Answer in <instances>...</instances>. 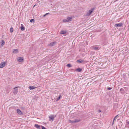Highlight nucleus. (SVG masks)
<instances>
[{
  "label": "nucleus",
  "instance_id": "f257e3e1",
  "mask_svg": "<svg viewBox=\"0 0 129 129\" xmlns=\"http://www.w3.org/2000/svg\"><path fill=\"white\" fill-rule=\"evenodd\" d=\"M56 115L54 116V115H52L49 117V120L53 121Z\"/></svg>",
  "mask_w": 129,
  "mask_h": 129
},
{
  "label": "nucleus",
  "instance_id": "f03ea898",
  "mask_svg": "<svg viewBox=\"0 0 129 129\" xmlns=\"http://www.w3.org/2000/svg\"><path fill=\"white\" fill-rule=\"evenodd\" d=\"M94 9L95 8H92L91 10H89L87 13V15L88 16L90 15L92 13Z\"/></svg>",
  "mask_w": 129,
  "mask_h": 129
},
{
  "label": "nucleus",
  "instance_id": "7ed1b4c3",
  "mask_svg": "<svg viewBox=\"0 0 129 129\" xmlns=\"http://www.w3.org/2000/svg\"><path fill=\"white\" fill-rule=\"evenodd\" d=\"M123 25V24L122 23H118L116 24L114 26L115 27H121Z\"/></svg>",
  "mask_w": 129,
  "mask_h": 129
},
{
  "label": "nucleus",
  "instance_id": "20e7f679",
  "mask_svg": "<svg viewBox=\"0 0 129 129\" xmlns=\"http://www.w3.org/2000/svg\"><path fill=\"white\" fill-rule=\"evenodd\" d=\"M18 92V89L17 87H16L14 88L13 93L15 95Z\"/></svg>",
  "mask_w": 129,
  "mask_h": 129
},
{
  "label": "nucleus",
  "instance_id": "39448f33",
  "mask_svg": "<svg viewBox=\"0 0 129 129\" xmlns=\"http://www.w3.org/2000/svg\"><path fill=\"white\" fill-rule=\"evenodd\" d=\"M17 113L21 115H23V113L22 112V111L19 109H17Z\"/></svg>",
  "mask_w": 129,
  "mask_h": 129
},
{
  "label": "nucleus",
  "instance_id": "423d86ee",
  "mask_svg": "<svg viewBox=\"0 0 129 129\" xmlns=\"http://www.w3.org/2000/svg\"><path fill=\"white\" fill-rule=\"evenodd\" d=\"M17 60L19 62H21L23 60V59L22 57H19L17 58Z\"/></svg>",
  "mask_w": 129,
  "mask_h": 129
},
{
  "label": "nucleus",
  "instance_id": "0eeeda50",
  "mask_svg": "<svg viewBox=\"0 0 129 129\" xmlns=\"http://www.w3.org/2000/svg\"><path fill=\"white\" fill-rule=\"evenodd\" d=\"M120 92L121 93H125L124 90L122 88H121L120 90Z\"/></svg>",
  "mask_w": 129,
  "mask_h": 129
},
{
  "label": "nucleus",
  "instance_id": "6e6552de",
  "mask_svg": "<svg viewBox=\"0 0 129 129\" xmlns=\"http://www.w3.org/2000/svg\"><path fill=\"white\" fill-rule=\"evenodd\" d=\"M56 43V42H54L52 43H50L49 45L51 46H53L55 45Z\"/></svg>",
  "mask_w": 129,
  "mask_h": 129
},
{
  "label": "nucleus",
  "instance_id": "1a4fd4ad",
  "mask_svg": "<svg viewBox=\"0 0 129 129\" xmlns=\"http://www.w3.org/2000/svg\"><path fill=\"white\" fill-rule=\"evenodd\" d=\"M82 69L81 68H78L77 69H76L75 70V71L77 72H81L82 71Z\"/></svg>",
  "mask_w": 129,
  "mask_h": 129
},
{
  "label": "nucleus",
  "instance_id": "9d476101",
  "mask_svg": "<svg viewBox=\"0 0 129 129\" xmlns=\"http://www.w3.org/2000/svg\"><path fill=\"white\" fill-rule=\"evenodd\" d=\"M34 126L37 128V129H40V125L38 124H35Z\"/></svg>",
  "mask_w": 129,
  "mask_h": 129
},
{
  "label": "nucleus",
  "instance_id": "9b49d317",
  "mask_svg": "<svg viewBox=\"0 0 129 129\" xmlns=\"http://www.w3.org/2000/svg\"><path fill=\"white\" fill-rule=\"evenodd\" d=\"M20 29L21 30L23 31L25 29V27L23 26V24H21V26L20 27Z\"/></svg>",
  "mask_w": 129,
  "mask_h": 129
},
{
  "label": "nucleus",
  "instance_id": "f8f14e48",
  "mask_svg": "<svg viewBox=\"0 0 129 129\" xmlns=\"http://www.w3.org/2000/svg\"><path fill=\"white\" fill-rule=\"evenodd\" d=\"M28 88L30 89H33L36 88V87L34 86H30Z\"/></svg>",
  "mask_w": 129,
  "mask_h": 129
},
{
  "label": "nucleus",
  "instance_id": "ddd939ff",
  "mask_svg": "<svg viewBox=\"0 0 129 129\" xmlns=\"http://www.w3.org/2000/svg\"><path fill=\"white\" fill-rule=\"evenodd\" d=\"M1 43L2 47L3 46L5 43L4 41L3 40H2Z\"/></svg>",
  "mask_w": 129,
  "mask_h": 129
},
{
  "label": "nucleus",
  "instance_id": "4468645a",
  "mask_svg": "<svg viewBox=\"0 0 129 129\" xmlns=\"http://www.w3.org/2000/svg\"><path fill=\"white\" fill-rule=\"evenodd\" d=\"M74 120L75 123L80 121L81 120L80 119H75Z\"/></svg>",
  "mask_w": 129,
  "mask_h": 129
},
{
  "label": "nucleus",
  "instance_id": "2eb2a0df",
  "mask_svg": "<svg viewBox=\"0 0 129 129\" xmlns=\"http://www.w3.org/2000/svg\"><path fill=\"white\" fill-rule=\"evenodd\" d=\"M18 49H13V53H16L18 52Z\"/></svg>",
  "mask_w": 129,
  "mask_h": 129
},
{
  "label": "nucleus",
  "instance_id": "dca6fc26",
  "mask_svg": "<svg viewBox=\"0 0 129 129\" xmlns=\"http://www.w3.org/2000/svg\"><path fill=\"white\" fill-rule=\"evenodd\" d=\"M72 18V17H69L67 18V19L68 20V22H69L71 21V19Z\"/></svg>",
  "mask_w": 129,
  "mask_h": 129
},
{
  "label": "nucleus",
  "instance_id": "f3484780",
  "mask_svg": "<svg viewBox=\"0 0 129 129\" xmlns=\"http://www.w3.org/2000/svg\"><path fill=\"white\" fill-rule=\"evenodd\" d=\"M83 62V61L81 59H79L77 61V62L79 63H81Z\"/></svg>",
  "mask_w": 129,
  "mask_h": 129
},
{
  "label": "nucleus",
  "instance_id": "a211bd4d",
  "mask_svg": "<svg viewBox=\"0 0 129 129\" xmlns=\"http://www.w3.org/2000/svg\"><path fill=\"white\" fill-rule=\"evenodd\" d=\"M68 121L69 122V123L72 124L75 123V120H69Z\"/></svg>",
  "mask_w": 129,
  "mask_h": 129
},
{
  "label": "nucleus",
  "instance_id": "6ab92c4d",
  "mask_svg": "<svg viewBox=\"0 0 129 129\" xmlns=\"http://www.w3.org/2000/svg\"><path fill=\"white\" fill-rule=\"evenodd\" d=\"M67 32L66 31L62 30L60 32V34H66Z\"/></svg>",
  "mask_w": 129,
  "mask_h": 129
},
{
  "label": "nucleus",
  "instance_id": "aec40b11",
  "mask_svg": "<svg viewBox=\"0 0 129 129\" xmlns=\"http://www.w3.org/2000/svg\"><path fill=\"white\" fill-rule=\"evenodd\" d=\"M61 97L60 95L58 98L56 100V101H59L60 99V98Z\"/></svg>",
  "mask_w": 129,
  "mask_h": 129
},
{
  "label": "nucleus",
  "instance_id": "412c9836",
  "mask_svg": "<svg viewBox=\"0 0 129 129\" xmlns=\"http://www.w3.org/2000/svg\"><path fill=\"white\" fill-rule=\"evenodd\" d=\"M10 31L11 33H12L13 32V27H11L10 28Z\"/></svg>",
  "mask_w": 129,
  "mask_h": 129
},
{
  "label": "nucleus",
  "instance_id": "4be33fe9",
  "mask_svg": "<svg viewBox=\"0 0 129 129\" xmlns=\"http://www.w3.org/2000/svg\"><path fill=\"white\" fill-rule=\"evenodd\" d=\"M6 64V62H3L0 64Z\"/></svg>",
  "mask_w": 129,
  "mask_h": 129
},
{
  "label": "nucleus",
  "instance_id": "5701e85b",
  "mask_svg": "<svg viewBox=\"0 0 129 129\" xmlns=\"http://www.w3.org/2000/svg\"><path fill=\"white\" fill-rule=\"evenodd\" d=\"M30 22H35V20L34 19H32L30 20Z\"/></svg>",
  "mask_w": 129,
  "mask_h": 129
},
{
  "label": "nucleus",
  "instance_id": "b1692460",
  "mask_svg": "<svg viewBox=\"0 0 129 129\" xmlns=\"http://www.w3.org/2000/svg\"><path fill=\"white\" fill-rule=\"evenodd\" d=\"M63 22H68V20L67 19H64L63 20Z\"/></svg>",
  "mask_w": 129,
  "mask_h": 129
},
{
  "label": "nucleus",
  "instance_id": "393cba45",
  "mask_svg": "<svg viewBox=\"0 0 129 129\" xmlns=\"http://www.w3.org/2000/svg\"><path fill=\"white\" fill-rule=\"evenodd\" d=\"M98 47H95L93 48V49L94 50H96L98 49Z\"/></svg>",
  "mask_w": 129,
  "mask_h": 129
},
{
  "label": "nucleus",
  "instance_id": "a878e982",
  "mask_svg": "<svg viewBox=\"0 0 129 129\" xmlns=\"http://www.w3.org/2000/svg\"><path fill=\"white\" fill-rule=\"evenodd\" d=\"M5 65H0V68H2L5 67Z\"/></svg>",
  "mask_w": 129,
  "mask_h": 129
},
{
  "label": "nucleus",
  "instance_id": "bb28decb",
  "mask_svg": "<svg viewBox=\"0 0 129 129\" xmlns=\"http://www.w3.org/2000/svg\"><path fill=\"white\" fill-rule=\"evenodd\" d=\"M118 116V115H116V116H115V117H114V119H113V121H114V120L116 119V118H117V117Z\"/></svg>",
  "mask_w": 129,
  "mask_h": 129
},
{
  "label": "nucleus",
  "instance_id": "cd10ccee",
  "mask_svg": "<svg viewBox=\"0 0 129 129\" xmlns=\"http://www.w3.org/2000/svg\"><path fill=\"white\" fill-rule=\"evenodd\" d=\"M42 129H47L46 128L43 126H41Z\"/></svg>",
  "mask_w": 129,
  "mask_h": 129
},
{
  "label": "nucleus",
  "instance_id": "c85d7f7f",
  "mask_svg": "<svg viewBox=\"0 0 129 129\" xmlns=\"http://www.w3.org/2000/svg\"><path fill=\"white\" fill-rule=\"evenodd\" d=\"M67 67H72V65H66Z\"/></svg>",
  "mask_w": 129,
  "mask_h": 129
},
{
  "label": "nucleus",
  "instance_id": "c756f323",
  "mask_svg": "<svg viewBox=\"0 0 129 129\" xmlns=\"http://www.w3.org/2000/svg\"><path fill=\"white\" fill-rule=\"evenodd\" d=\"M112 88L111 87H108V88H107V89L108 90H111V89H112Z\"/></svg>",
  "mask_w": 129,
  "mask_h": 129
},
{
  "label": "nucleus",
  "instance_id": "7c9ffc66",
  "mask_svg": "<svg viewBox=\"0 0 129 129\" xmlns=\"http://www.w3.org/2000/svg\"><path fill=\"white\" fill-rule=\"evenodd\" d=\"M101 112V111L100 110H99L98 111V112L99 113H100Z\"/></svg>",
  "mask_w": 129,
  "mask_h": 129
},
{
  "label": "nucleus",
  "instance_id": "2f4dec72",
  "mask_svg": "<svg viewBox=\"0 0 129 129\" xmlns=\"http://www.w3.org/2000/svg\"><path fill=\"white\" fill-rule=\"evenodd\" d=\"M49 14V13H46V14H45L47 15L48 14Z\"/></svg>",
  "mask_w": 129,
  "mask_h": 129
},
{
  "label": "nucleus",
  "instance_id": "473e14b6",
  "mask_svg": "<svg viewBox=\"0 0 129 129\" xmlns=\"http://www.w3.org/2000/svg\"><path fill=\"white\" fill-rule=\"evenodd\" d=\"M114 121H113H113L112 123V125H113V124H114Z\"/></svg>",
  "mask_w": 129,
  "mask_h": 129
},
{
  "label": "nucleus",
  "instance_id": "72a5a7b5",
  "mask_svg": "<svg viewBox=\"0 0 129 129\" xmlns=\"http://www.w3.org/2000/svg\"><path fill=\"white\" fill-rule=\"evenodd\" d=\"M114 121H113H113L112 123V125H113V124H114Z\"/></svg>",
  "mask_w": 129,
  "mask_h": 129
},
{
  "label": "nucleus",
  "instance_id": "f704fd0d",
  "mask_svg": "<svg viewBox=\"0 0 129 129\" xmlns=\"http://www.w3.org/2000/svg\"><path fill=\"white\" fill-rule=\"evenodd\" d=\"M37 5H34L33 7H35L36 6H37Z\"/></svg>",
  "mask_w": 129,
  "mask_h": 129
},
{
  "label": "nucleus",
  "instance_id": "c9c22d12",
  "mask_svg": "<svg viewBox=\"0 0 129 129\" xmlns=\"http://www.w3.org/2000/svg\"><path fill=\"white\" fill-rule=\"evenodd\" d=\"M46 16V15L45 14V15H43V16H44V17H45V16Z\"/></svg>",
  "mask_w": 129,
  "mask_h": 129
},
{
  "label": "nucleus",
  "instance_id": "e433bc0d",
  "mask_svg": "<svg viewBox=\"0 0 129 129\" xmlns=\"http://www.w3.org/2000/svg\"><path fill=\"white\" fill-rule=\"evenodd\" d=\"M128 124H129V121L128 122Z\"/></svg>",
  "mask_w": 129,
  "mask_h": 129
},
{
  "label": "nucleus",
  "instance_id": "4c0bfd02",
  "mask_svg": "<svg viewBox=\"0 0 129 129\" xmlns=\"http://www.w3.org/2000/svg\"><path fill=\"white\" fill-rule=\"evenodd\" d=\"M68 64V65H69V64H69V63H68V64Z\"/></svg>",
  "mask_w": 129,
  "mask_h": 129
},
{
  "label": "nucleus",
  "instance_id": "58836bf2",
  "mask_svg": "<svg viewBox=\"0 0 129 129\" xmlns=\"http://www.w3.org/2000/svg\"><path fill=\"white\" fill-rule=\"evenodd\" d=\"M50 66L51 67V65H50Z\"/></svg>",
  "mask_w": 129,
  "mask_h": 129
},
{
  "label": "nucleus",
  "instance_id": "ea45409f",
  "mask_svg": "<svg viewBox=\"0 0 129 129\" xmlns=\"http://www.w3.org/2000/svg\"><path fill=\"white\" fill-rule=\"evenodd\" d=\"M38 0H37V1H38Z\"/></svg>",
  "mask_w": 129,
  "mask_h": 129
}]
</instances>
